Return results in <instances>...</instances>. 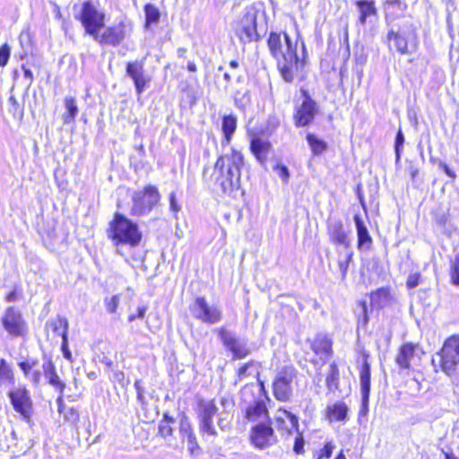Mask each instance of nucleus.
<instances>
[{
	"instance_id": "a211bd4d",
	"label": "nucleus",
	"mask_w": 459,
	"mask_h": 459,
	"mask_svg": "<svg viewBox=\"0 0 459 459\" xmlns=\"http://www.w3.org/2000/svg\"><path fill=\"white\" fill-rule=\"evenodd\" d=\"M218 412V407L213 400L199 402V429L200 432L209 436L216 437L217 431L213 426V417Z\"/></svg>"
},
{
	"instance_id": "4be33fe9",
	"label": "nucleus",
	"mask_w": 459,
	"mask_h": 459,
	"mask_svg": "<svg viewBox=\"0 0 459 459\" xmlns=\"http://www.w3.org/2000/svg\"><path fill=\"white\" fill-rule=\"evenodd\" d=\"M353 219L357 232V248L360 252H368L372 247V237L359 214H355Z\"/></svg>"
},
{
	"instance_id": "37998d69",
	"label": "nucleus",
	"mask_w": 459,
	"mask_h": 459,
	"mask_svg": "<svg viewBox=\"0 0 459 459\" xmlns=\"http://www.w3.org/2000/svg\"><path fill=\"white\" fill-rule=\"evenodd\" d=\"M450 276L451 282L459 287V253L451 260Z\"/></svg>"
},
{
	"instance_id": "79ce46f5",
	"label": "nucleus",
	"mask_w": 459,
	"mask_h": 459,
	"mask_svg": "<svg viewBox=\"0 0 459 459\" xmlns=\"http://www.w3.org/2000/svg\"><path fill=\"white\" fill-rule=\"evenodd\" d=\"M405 143V137L404 134L401 129V127L398 129L395 134L394 138V150L395 154V164H398L401 160L403 145Z\"/></svg>"
},
{
	"instance_id": "473e14b6",
	"label": "nucleus",
	"mask_w": 459,
	"mask_h": 459,
	"mask_svg": "<svg viewBox=\"0 0 459 459\" xmlns=\"http://www.w3.org/2000/svg\"><path fill=\"white\" fill-rule=\"evenodd\" d=\"M144 12V29L149 30L152 25L159 23L160 19V11L153 4L148 3L143 6Z\"/></svg>"
},
{
	"instance_id": "864d4df0",
	"label": "nucleus",
	"mask_w": 459,
	"mask_h": 459,
	"mask_svg": "<svg viewBox=\"0 0 459 459\" xmlns=\"http://www.w3.org/2000/svg\"><path fill=\"white\" fill-rule=\"evenodd\" d=\"M421 274L420 273H413L409 274L406 286L408 289H414L420 284Z\"/></svg>"
},
{
	"instance_id": "4d7b16f0",
	"label": "nucleus",
	"mask_w": 459,
	"mask_h": 459,
	"mask_svg": "<svg viewBox=\"0 0 459 459\" xmlns=\"http://www.w3.org/2000/svg\"><path fill=\"white\" fill-rule=\"evenodd\" d=\"M304 445H305L304 438H303L302 435L299 432L298 436L295 437L293 451L297 455L303 454L304 453Z\"/></svg>"
},
{
	"instance_id": "20e7f679",
	"label": "nucleus",
	"mask_w": 459,
	"mask_h": 459,
	"mask_svg": "<svg viewBox=\"0 0 459 459\" xmlns=\"http://www.w3.org/2000/svg\"><path fill=\"white\" fill-rule=\"evenodd\" d=\"M107 236L116 247L128 245L135 247L143 238L138 224L118 212L114 213L113 219L108 223Z\"/></svg>"
},
{
	"instance_id": "3c124183",
	"label": "nucleus",
	"mask_w": 459,
	"mask_h": 459,
	"mask_svg": "<svg viewBox=\"0 0 459 459\" xmlns=\"http://www.w3.org/2000/svg\"><path fill=\"white\" fill-rule=\"evenodd\" d=\"M384 4L385 10L395 8L400 12H404L407 9V4L403 0H385Z\"/></svg>"
},
{
	"instance_id": "39448f33",
	"label": "nucleus",
	"mask_w": 459,
	"mask_h": 459,
	"mask_svg": "<svg viewBox=\"0 0 459 459\" xmlns=\"http://www.w3.org/2000/svg\"><path fill=\"white\" fill-rule=\"evenodd\" d=\"M265 18L264 11L252 5L246 8L244 15L235 27V34L242 44L260 40L267 30Z\"/></svg>"
},
{
	"instance_id": "6e6d98bb",
	"label": "nucleus",
	"mask_w": 459,
	"mask_h": 459,
	"mask_svg": "<svg viewBox=\"0 0 459 459\" xmlns=\"http://www.w3.org/2000/svg\"><path fill=\"white\" fill-rule=\"evenodd\" d=\"M280 411H282V413L286 416V418L290 420L291 424V428L295 429L298 433L299 432V418L293 414L292 412L287 411V410H280Z\"/></svg>"
},
{
	"instance_id": "c756f323",
	"label": "nucleus",
	"mask_w": 459,
	"mask_h": 459,
	"mask_svg": "<svg viewBox=\"0 0 459 459\" xmlns=\"http://www.w3.org/2000/svg\"><path fill=\"white\" fill-rule=\"evenodd\" d=\"M263 416L268 417V410L264 400H257L247 408L246 418L249 421H255Z\"/></svg>"
},
{
	"instance_id": "4c0bfd02",
	"label": "nucleus",
	"mask_w": 459,
	"mask_h": 459,
	"mask_svg": "<svg viewBox=\"0 0 459 459\" xmlns=\"http://www.w3.org/2000/svg\"><path fill=\"white\" fill-rule=\"evenodd\" d=\"M267 45L271 55L276 59L281 56V53H284L281 49L282 46L280 33L274 31L270 32Z\"/></svg>"
},
{
	"instance_id": "338daca9",
	"label": "nucleus",
	"mask_w": 459,
	"mask_h": 459,
	"mask_svg": "<svg viewBox=\"0 0 459 459\" xmlns=\"http://www.w3.org/2000/svg\"><path fill=\"white\" fill-rule=\"evenodd\" d=\"M114 377L123 386L129 383L128 380L126 381V383H125V374L123 371L117 370V371L114 372Z\"/></svg>"
},
{
	"instance_id": "2f4dec72",
	"label": "nucleus",
	"mask_w": 459,
	"mask_h": 459,
	"mask_svg": "<svg viewBox=\"0 0 459 459\" xmlns=\"http://www.w3.org/2000/svg\"><path fill=\"white\" fill-rule=\"evenodd\" d=\"M370 305L377 309L383 308L387 305L390 299V292L387 288H379L377 290L371 292Z\"/></svg>"
},
{
	"instance_id": "6ab92c4d",
	"label": "nucleus",
	"mask_w": 459,
	"mask_h": 459,
	"mask_svg": "<svg viewBox=\"0 0 459 459\" xmlns=\"http://www.w3.org/2000/svg\"><path fill=\"white\" fill-rule=\"evenodd\" d=\"M126 74L133 81L137 95H142L151 82V78L145 74L144 59L128 62Z\"/></svg>"
},
{
	"instance_id": "a18cd8bd",
	"label": "nucleus",
	"mask_w": 459,
	"mask_h": 459,
	"mask_svg": "<svg viewBox=\"0 0 459 459\" xmlns=\"http://www.w3.org/2000/svg\"><path fill=\"white\" fill-rule=\"evenodd\" d=\"M254 366H260V364L255 360H249L248 362L242 365L238 369V379L239 381L243 380L245 377L250 375L249 369Z\"/></svg>"
},
{
	"instance_id": "cd10ccee",
	"label": "nucleus",
	"mask_w": 459,
	"mask_h": 459,
	"mask_svg": "<svg viewBox=\"0 0 459 459\" xmlns=\"http://www.w3.org/2000/svg\"><path fill=\"white\" fill-rule=\"evenodd\" d=\"M414 352L415 345L411 342H406L400 347L395 361L401 368H410V360L414 356Z\"/></svg>"
},
{
	"instance_id": "393cba45",
	"label": "nucleus",
	"mask_w": 459,
	"mask_h": 459,
	"mask_svg": "<svg viewBox=\"0 0 459 459\" xmlns=\"http://www.w3.org/2000/svg\"><path fill=\"white\" fill-rule=\"evenodd\" d=\"M354 5L359 12L357 23L365 26L368 20L377 16V9L375 0H356Z\"/></svg>"
},
{
	"instance_id": "ea45409f",
	"label": "nucleus",
	"mask_w": 459,
	"mask_h": 459,
	"mask_svg": "<svg viewBox=\"0 0 459 459\" xmlns=\"http://www.w3.org/2000/svg\"><path fill=\"white\" fill-rule=\"evenodd\" d=\"M234 104L237 108L245 112L247 107L251 104L250 91L246 90L244 92L237 91L234 97Z\"/></svg>"
},
{
	"instance_id": "69168bd1",
	"label": "nucleus",
	"mask_w": 459,
	"mask_h": 459,
	"mask_svg": "<svg viewBox=\"0 0 459 459\" xmlns=\"http://www.w3.org/2000/svg\"><path fill=\"white\" fill-rule=\"evenodd\" d=\"M63 396H64V393L62 394H61V393H58V397L56 398L57 411L60 414H62V413L65 414V412L67 411L65 402H64V399H63Z\"/></svg>"
},
{
	"instance_id": "a878e982",
	"label": "nucleus",
	"mask_w": 459,
	"mask_h": 459,
	"mask_svg": "<svg viewBox=\"0 0 459 459\" xmlns=\"http://www.w3.org/2000/svg\"><path fill=\"white\" fill-rule=\"evenodd\" d=\"M238 124V118L233 114L224 115L221 120V132L223 134V139L221 141V145L226 146L229 145L232 140V137L236 132Z\"/></svg>"
},
{
	"instance_id": "412c9836",
	"label": "nucleus",
	"mask_w": 459,
	"mask_h": 459,
	"mask_svg": "<svg viewBox=\"0 0 459 459\" xmlns=\"http://www.w3.org/2000/svg\"><path fill=\"white\" fill-rule=\"evenodd\" d=\"M42 370L47 383L61 394L65 392L66 385L57 375L56 366L50 357L43 356Z\"/></svg>"
},
{
	"instance_id": "4468645a",
	"label": "nucleus",
	"mask_w": 459,
	"mask_h": 459,
	"mask_svg": "<svg viewBox=\"0 0 459 459\" xmlns=\"http://www.w3.org/2000/svg\"><path fill=\"white\" fill-rule=\"evenodd\" d=\"M296 374V369L291 366H284L278 371L273 383V394L277 401L287 402L290 399L291 384Z\"/></svg>"
},
{
	"instance_id": "f704fd0d",
	"label": "nucleus",
	"mask_w": 459,
	"mask_h": 459,
	"mask_svg": "<svg viewBox=\"0 0 459 459\" xmlns=\"http://www.w3.org/2000/svg\"><path fill=\"white\" fill-rule=\"evenodd\" d=\"M18 367L35 387L40 385L42 373L39 369H32L25 360L18 362Z\"/></svg>"
},
{
	"instance_id": "f03ea898",
	"label": "nucleus",
	"mask_w": 459,
	"mask_h": 459,
	"mask_svg": "<svg viewBox=\"0 0 459 459\" xmlns=\"http://www.w3.org/2000/svg\"><path fill=\"white\" fill-rule=\"evenodd\" d=\"M284 41L286 49L281 53V56L277 58V68L282 78L287 83H292L295 78L302 82L307 78L305 67L307 62V52L305 42L300 39L301 54L298 53L299 36H297L295 41H292L290 36L284 32Z\"/></svg>"
},
{
	"instance_id": "774afa93",
	"label": "nucleus",
	"mask_w": 459,
	"mask_h": 459,
	"mask_svg": "<svg viewBox=\"0 0 459 459\" xmlns=\"http://www.w3.org/2000/svg\"><path fill=\"white\" fill-rule=\"evenodd\" d=\"M8 101L12 106V108H10V112H13V114H15L20 107L17 100L14 98V96H11L9 98Z\"/></svg>"
},
{
	"instance_id": "f8f14e48",
	"label": "nucleus",
	"mask_w": 459,
	"mask_h": 459,
	"mask_svg": "<svg viewBox=\"0 0 459 459\" xmlns=\"http://www.w3.org/2000/svg\"><path fill=\"white\" fill-rule=\"evenodd\" d=\"M1 324L12 338L24 337L28 333L27 322L22 311L14 306H9L4 309Z\"/></svg>"
},
{
	"instance_id": "bf43d9fd",
	"label": "nucleus",
	"mask_w": 459,
	"mask_h": 459,
	"mask_svg": "<svg viewBox=\"0 0 459 459\" xmlns=\"http://www.w3.org/2000/svg\"><path fill=\"white\" fill-rule=\"evenodd\" d=\"M169 210L174 212L175 214L178 213L181 207L178 204L177 196L175 192H171L169 196Z\"/></svg>"
},
{
	"instance_id": "a19ab883",
	"label": "nucleus",
	"mask_w": 459,
	"mask_h": 459,
	"mask_svg": "<svg viewBox=\"0 0 459 459\" xmlns=\"http://www.w3.org/2000/svg\"><path fill=\"white\" fill-rule=\"evenodd\" d=\"M0 380L2 382H7L8 384L14 385V374L4 359H0Z\"/></svg>"
},
{
	"instance_id": "680f3d73",
	"label": "nucleus",
	"mask_w": 459,
	"mask_h": 459,
	"mask_svg": "<svg viewBox=\"0 0 459 459\" xmlns=\"http://www.w3.org/2000/svg\"><path fill=\"white\" fill-rule=\"evenodd\" d=\"M438 168L450 178L455 179L456 178L455 172L443 160H438Z\"/></svg>"
},
{
	"instance_id": "aec40b11",
	"label": "nucleus",
	"mask_w": 459,
	"mask_h": 459,
	"mask_svg": "<svg viewBox=\"0 0 459 459\" xmlns=\"http://www.w3.org/2000/svg\"><path fill=\"white\" fill-rule=\"evenodd\" d=\"M251 442L258 449H264L274 443L277 439L274 430L269 423H258L251 429Z\"/></svg>"
},
{
	"instance_id": "49530a36",
	"label": "nucleus",
	"mask_w": 459,
	"mask_h": 459,
	"mask_svg": "<svg viewBox=\"0 0 459 459\" xmlns=\"http://www.w3.org/2000/svg\"><path fill=\"white\" fill-rule=\"evenodd\" d=\"M174 429L171 427V424H163V422H160L158 426V435L162 438L169 441V437L173 436Z\"/></svg>"
},
{
	"instance_id": "603ef678",
	"label": "nucleus",
	"mask_w": 459,
	"mask_h": 459,
	"mask_svg": "<svg viewBox=\"0 0 459 459\" xmlns=\"http://www.w3.org/2000/svg\"><path fill=\"white\" fill-rule=\"evenodd\" d=\"M119 295H113L110 299H105L106 309L108 313H116L119 304Z\"/></svg>"
},
{
	"instance_id": "dca6fc26",
	"label": "nucleus",
	"mask_w": 459,
	"mask_h": 459,
	"mask_svg": "<svg viewBox=\"0 0 459 459\" xmlns=\"http://www.w3.org/2000/svg\"><path fill=\"white\" fill-rule=\"evenodd\" d=\"M369 354L366 351L362 353V363L359 368V385L361 394V404L359 411V417H366L369 411V396L371 390V367L368 360Z\"/></svg>"
},
{
	"instance_id": "5fc2aeb1",
	"label": "nucleus",
	"mask_w": 459,
	"mask_h": 459,
	"mask_svg": "<svg viewBox=\"0 0 459 459\" xmlns=\"http://www.w3.org/2000/svg\"><path fill=\"white\" fill-rule=\"evenodd\" d=\"M278 176L281 178L284 183H287L290 178V172L287 166L283 164H277L274 168Z\"/></svg>"
},
{
	"instance_id": "c85d7f7f",
	"label": "nucleus",
	"mask_w": 459,
	"mask_h": 459,
	"mask_svg": "<svg viewBox=\"0 0 459 459\" xmlns=\"http://www.w3.org/2000/svg\"><path fill=\"white\" fill-rule=\"evenodd\" d=\"M349 408L343 402H337L326 408V417L330 420L344 421L348 418Z\"/></svg>"
},
{
	"instance_id": "7ed1b4c3",
	"label": "nucleus",
	"mask_w": 459,
	"mask_h": 459,
	"mask_svg": "<svg viewBox=\"0 0 459 459\" xmlns=\"http://www.w3.org/2000/svg\"><path fill=\"white\" fill-rule=\"evenodd\" d=\"M385 20L388 30L384 42L387 44L389 50L394 48L403 56L412 53L410 48H415L418 44L417 28L413 22H394L387 14Z\"/></svg>"
},
{
	"instance_id": "6e6552de",
	"label": "nucleus",
	"mask_w": 459,
	"mask_h": 459,
	"mask_svg": "<svg viewBox=\"0 0 459 459\" xmlns=\"http://www.w3.org/2000/svg\"><path fill=\"white\" fill-rule=\"evenodd\" d=\"M301 100L296 102L293 124L297 128L310 126L320 111L319 104L312 98L307 89L300 88Z\"/></svg>"
},
{
	"instance_id": "72a5a7b5",
	"label": "nucleus",
	"mask_w": 459,
	"mask_h": 459,
	"mask_svg": "<svg viewBox=\"0 0 459 459\" xmlns=\"http://www.w3.org/2000/svg\"><path fill=\"white\" fill-rule=\"evenodd\" d=\"M306 140L315 156L323 154L328 149V143L313 133H307Z\"/></svg>"
},
{
	"instance_id": "8fccbe9b",
	"label": "nucleus",
	"mask_w": 459,
	"mask_h": 459,
	"mask_svg": "<svg viewBox=\"0 0 459 459\" xmlns=\"http://www.w3.org/2000/svg\"><path fill=\"white\" fill-rule=\"evenodd\" d=\"M11 47L4 43L0 47V67H4L10 59Z\"/></svg>"
},
{
	"instance_id": "bb28decb",
	"label": "nucleus",
	"mask_w": 459,
	"mask_h": 459,
	"mask_svg": "<svg viewBox=\"0 0 459 459\" xmlns=\"http://www.w3.org/2000/svg\"><path fill=\"white\" fill-rule=\"evenodd\" d=\"M333 342L325 334L319 333L311 344L312 351L317 355L331 356L333 353Z\"/></svg>"
},
{
	"instance_id": "9d476101",
	"label": "nucleus",
	"mask_w": 459,
	"mask_h": 459,
	"mask_svg": "<svg viewBox=\"0 0 459 459\" xmlns=\"http://www.w3.org/2000/svg\"><path fill=\"white\" fill-rule=\"evenodd\" d=\"M102 33L99 32L94 37V40L100 45L118 47L125 39L129 36L133 30V26L126 19L121 20L119 22L105 26Z\"/></svg>"
},
{
	"instance_id": "0e129e2a",
	"label": "nucleus",
	"mask_w": 459,
	"mask_h": 459,
	"mask_svg": "<svg viewBox=\"0 0 459 459\" xmlns=\"http://www.w3.org/2000/svg\"><path fill=\"white\" fill-rule=\"evenodd\" d=\"M22 70L23 71L24 79L28 80L27 87L29 88L31 86L34 80L32 71L25 65H22Z\"/></svg>"
},
{
	"instance_id": "09e8293b",
	"label": "nucleus",
	"mask_w": 459,
	"mask_h": 459,
	"mask_svg": "<svg viewBox=\"0 0 459 459\" xmlns=\"http://www.w3.org/2000/svg\"><path fill=\"white\" fill-rule=\"evenodd\" d=\"M64 418L67 422H70L73 426H77L80 420V414L74 408H68L64 414Z\"/></svg>"
},
{
	"instance_id": "5701e85b",
	"label": "nucleus",
	"mask_w": 459,
	"mask_h": 459,
	"mask_svg": "<svg viewBox=\"0 0 459 459\" xmlns=\"http://www.w3.org/2000/svg\"><path fill=\"white\" fill-rule=\"evenodd\" d=\"M179 435L182 440L187 441V449L191 455L200 450L192 424L186 414H183L179 420Z\"/></svg>"
},
{
	"instance_id": "b1692460",
	"label": "nucleus",
	"mask_w": 459,
	"mask_h": 459,
	"mask_svg": "<svg viewBox=\"0 0 459 459\" xmlns=\"http://www.w3.org/2000/svg\"><path fill=\"white\" fill-rule=\"evenodd\" d=\"M272 145L268 140L259 136H252L250 139V151L260 165L264 166Z\"/></svg>"
},
{
	"instance_id": "2eb2a0df",
	"label": "nucleus",
	"mask_w": 459,
	"mask_h": 459,
	"mask_svg": "<svg viewBox=\"0 0 459 459\" xmlns=\"http://www.w3.org/2000/svg\"><path fill=\"white\" fill-rule=\"evenodd\" d=\"M189 309L193 317L207 325L217 324L222 319L221 309L218 306L209 305L203 296L196 297Z\"/></svg>"
},
{
	"instance_id": "f257e3e1",
	"label": "nucleus",
	"mask_w": 459,
	"mask_h": 459,
	"mask_svg": "<svg viewBox=\"0 0 459 459\" xmlns=\"http://www.w3.org/2000/svg\"><path fill=\"white\" fill-rule=\"evenodd\" d=\"M244 155L234 148L230 153L218 157L214 168V184L223 195L234 199L244 195L241 188V169L244 167Z\"/></svg>"
},
{
	"instance_id": "f3484780",
	"label": "nucleus",
	"mask_w": 459,
	"mask_h": 459,
	"mask_svg": "<svg viewBox=\"0 0 459 459\" xmlns=\"http://www.w3.org/2000/svg\"><path fill=\"white\" fill-rule=\"evenodd\" d=\"M326 230L329 241L335 246L351 249V242L349 238L351 230L346 229L340 218L331 217L326 221Z\"/></svg>"
},
{
	"instance_id": "1a4fd4ad",
	"label": "nucleus",
	"mask_w": 459,
	"mask_h": 459,
	"mask_svg": "<svg viewBox=\"0 0 459 459\" xmlns=\"http://www.w3.org/2000/svg\"><path fill=\"white\" fill-rule=\"evenodd\" d=\"M106 14L100 11L91 0L82 4L80 12L74 18L79 21L86 34L93 39L104 28Z\"/></svg>"
},
{
	"instance_id": "c9c22d12",
	"label": "nucleus",
	"mask_w": 459,
	"mask_h": 459,
	"mask_svg": "<svg viewBox=\"0 0 459 459\" xmlns=\"http://www.w3.org/2000/svg\"><path fill=\"white\" fill-rule=\"evenodd\" d=\"M65 112L62 116L64 124L69 125L73 123L78 114V107L74 97H65Z\"/></svg>"
},
{
	"instance_id": "c03bdc74",
	"label": "nucleus",
	"mask_w": 459,
	"mask_h": 459,
	"mask_svg": "<svg viewBox=\"0 0 459 459\" xmlns=\"http://www.w3.org/2000/svg\"><path fill=\"white\" fill-rule=\"evenodd\" d=\"M23 290L21 285L14 284L13 290L6 294L4 300L9 303L16 302L22 299Z\"/></svg>"
},
{
	"instance_id": "de8ad7c7",
	"label": "nucleus",
	"mask_w": 459,
	"mask_h": 459,
	"mask_svg": "<svg viewBox=\"0 0 459 459\" xmlns=\"http://www.w3.org/2000/svg\"><path fill=\"white\" fill-rule=\"evenodd\" d=\"M360 314L358 316V323L359 325L366 326L368 323L369 316L368 313V306L365 300L359 301Z\"/></svg>"
},
{
	"instance_id": "423d86ee",
	"label": "nucleus",
	"mask_w": 459,
	"mask_h": 459,
	"mask_svg": "<svg viewBox=\"0 0 459 459\" xmlns=\"http://www.w3.org/2000/svg\"><path fill=\"white\" fill-rule=\"evenodd\" d=\"M437 360L447 376L459 377V334H453L444 342L441 350L432 359L434 367Z\"/></svg>"
},
{
	"instance_id": "7c9ffc66",
	"label": "nucleus",
	"mask_w": 459,
	"mask_h": 459,
	"mask_svg": "<svg viewBox=\"0 0 459 459\" xmlns=\"http://www.w3.org/2000/svg\"><path fill=\"white\" fill-rule=\"evenodd\" d=\"M325 385L329 393L340 391V371L337 364L333 361L325 378Z\"/></svg>"
},
{
	"instance_id": "ddd939ff",
	"label": "nucleus",
	"mask_w": 459,
	"mask_h": 459,
	"mask_svg": "<svg viewBox=\"0 0 459 459\" xmlns=\"http://www.w3.org/2000/svg\"><path fill=\"white\" fill-rule=\"evenodd\" d=\"M7 397L13 410L20 414L22 420L29 423L32 416L33 402L26 386L13 387L7 393Z\"/></svg>"
},
{
	"instance_id": "58836bf2",
	"label": "nucleus",
	"mask_w": 459,
	"mask_h": 459,
	"mask_svg": "<svg viewBox=\"0 0 459 459\" xmlns=\"http://www.w3.org/2000/svg\"><path fill=\"white\" fill-rule=\"evenodd\" d=\"M50 325L53 332L57 335H60L61 338L68 336L69 323L65 316H58L56 319L50 322Z\"/></svg>"
},
{
	"instance_id": "13d9d810",
	"label": "nucleus",
	"mask_w": 459,
	"mask_h": 459,
	"mask_svg": "<svg viewBox=\"0 0 459 459\" xmlns=\"http://www.w3.org/2000/svg\"><path fill=\"white\" fill-rule=\"evenodd\" d=\"M61 351L65 359L70 361L72 360V352L68 346V336H64V338H62Z\"/></svg>"
},
{
	"instance_id": "052dcab7",
	"label": "nucleus",
	"mask_w": 459,
	"mask_h": 459,
	"mask_svg": "<svg viewBox=\"0 0 459 459\" xmlns=\"http://www.w3.org/2000/svg\"><path fill=\"white\" fill-rule=\"evenodd\" d=\"M146 311H147V307L146 306L138 307H137V312L135 314L129 315L128 321L129 322H133L136 318L143 319L145 316Z\"/></svg>"
},
{
	"instance_id": "e433bc0d",
	"label": "nucleus",
	"mask_w": 459,
	"mask_h": 459,
	"mask_svg": "<svg viewBox=\"0 0 459 459\" xmlns=\"http://www.w3.org/2000/svg\"><path fill=\"white\" fill-rule=\"evenodd\" d=\"M346 253H342L340 251H337L338 253V267L339 271L341 273V279L342 281H344L346 279L348 269L350 263L353 259L354 253L351 249H345Z\"/></svg>"
},
{
	"instance_id": "9b49d317",
	"label": "nucleus",
	"mask_w": 459,
	"mask_h": 459,
	"mask_svg": "<svg viewBox=\"0 0 459 459\" xmlns=\"http://www.w3.org/2000/svg\"><path fill=\"white\" fill-rule=\"evenodd\" d=\"M215 331L223 347L231 354L233 360L243 359L251 354L247 339H239L235 333L224 326L219 327Z\"/></svg>"
},
{
	"instance_id": "e2e57ef3",
	"label": "nucleus",
	"mask_w": 459,
	"mask_h": 459,
	"mask_svg": "<svg viewBox=\"0 0 459 459\" xmlns=\"http://www.w3.org/2000/svg\"><path fill=\"white\" fill-rule=\"evenodd\" d=\"M333 446L331 443H326L324 447L320 450L318 459L323 457L330 458L333 454Z\"/></svg>"
},
{
	"instance_id": "0eeeda50",
	"label": "nucleus",
	"mask_w": 459,
	"mask_h": 459,
	"mask_svg": "<svg viewBox=\"0 0 459 459\" xmlns=\"http://www.w3.org/2000/svg\"><path fill=\"white\" fill-rule=\"evenodd\" d=\"M161 195L154 185H146L143 189L135 190L131 195L132 205L130 215L134 217H144L159 204Z\"/></svg>"
}]
</instances>
